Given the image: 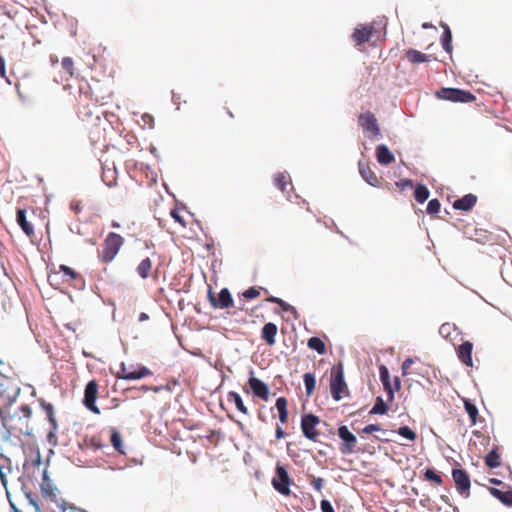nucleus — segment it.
Instances as JSON below:
<instances>
[{"instance_id":"1","label":"nucleus","mask_w":512,"mask_h":512,"mask_svg":"<svg viewBox=\"0 0 512 512\" xmlns=\"http://www.w3.org/2000/svg\"><path fill=\"white\" fill-rule=\"evenodd\" d=\"M124 244V238L115 233L110 232L104 239L101 249L98 250V258L103 263H110L118 254Z\"/></svg>"},{"instance_id":"2","label":"nucleus","mask_w":512,"mask_h":512,"mask_svg":"<svg viewBox=\"0 0 512 512\" xmlns=\"http://www.w3.org/2000/svg\"><path fill=\"white\" fill-rule=\"evenodd\" d=\"M330 389L332 397L339 401L343 396L348 395V388L344 381V372L342 364L332 368Z\"/></svg>"},{"instance_id":"3","label":"nucleus","mask_w":512,"mask_h":512,"mask_svg":"<svg viewBox=\"0 0 512 512\" xmlns=\"http://www.w3.org/2000/svg\"><path fill=\"white\" fill-rule=\"evenodd\" d=\"M436 97L451 102L470 103L476 100L470 91L458 88H441L436 91Z\"/></svg>"},{"instance_id":"4","label":"nucleus","mask_w":512,"mask_h":512,"mask_svg":"<svg viewBox=\"0 0 512 512\" xmlns=\"http://www.w3.org/2000/svg\"><path fill=\"white\" fill-rule=\"evenodd\" d=\"M292 480L290 479L286 468L280 464H277L275 469V476L272 479V485L274 489L284 496L291 494L290 485Z\"/></svg>"},{"instance_id":"5","label":"nucleus","mask_w":512,"mask_h":512,"mask_svg":"<svg viewBox=\"0 0 512 512\" xmlns=\"http://www.w3.org/2000/svg\"><path fill=\"white\" fill-rule=\"evenodd\" d=\"M59 273H62L63 282L73 284L75 287H82L84 285L83 277L80 273L76 272L69 266L60 265L58 272H53L49 275V280L56 281Z\"/></svg>"},{"instance_id":"6","label":"nucleus","mask_w":512,"mask_h":512,"mask_svg":"<svg viewBox=\"0 0 512 512\" xmlns=\"http://www.w3.org/2000/svg\"><path fill=\"white\" fill-rule=\"evenodd\" d=\"M152 374V371L143 365H137L135 368H132L122 363L116 377L124 380H138Z\"/></svg>"},{"instance_id":"7","label":"nucleus","mask_w":512,"mask_h":512,"mask_svg":"<svg viewBox=\"0 0 512 512\" xmlns=\"http://www.w3.org/2000/svg\"><path fill=\"white\" fill-rule=\"evenodd\" d=\"M338 436L343 441L340 446V452L343 455H349L356 452L357 438L350 432L347 426L342 425L338 428Z\"/></svg>"},{"instance_id":"8","label":"nucleus","mask_w":512,"mask_h":512,"mask_svg":"<svg viewBox=\"0 0 512 512\" xmlns=\"http://www.w3.org/2000/svg\"><path fill=\"white\" fill-rule=\"evenodd\" d=\"M359 126L365 131L369 133L370 138H379L381 136L380 128L377 123V119L375 115L367 111L358 116Z\"/></svg>"},{"instance_id":"9","label":"nucleus","mask_w":512,"mask_h":512,"mask_svg":"<svg viewBox=\"0 0 512 512\" xmlns=\"http://www.w3.org/2000/svg\"><path fill=\"white\" fill-rule=\"evenodd\" d=\"M320 419L313 414H305L301 419V429L306 438L312 441H317L320 435L316 426L319 424Z\"/></svg>"},{"instance_id":"10","label":"nucleus","mask_w":512,"mask_h":512,"mask_svg":"<svg viewBox=\"0 0 512 512\" xmlns=\"http://www.w3.org/2000/svg\"><path fill=\"white\" fill-rule=\"evenodd\" d=\"M98 396V383L91 380L87 383L84 391L83 404L94 414H100L99 408L96 406V399Z\"/></svg>"},{"instance_id":"11","label":"nucleus","mask_w":512,"mask_h":512,"mask_svg":"<svg viewBox=\"0 0 512 512\" xmlns=\"http://www.w3.org/2000/svg\"><path fill=\"white\" fill-rule=\"evenodd\" d=\"M380 380L384 386L385 391L388 393V400L394 399V391H398L401 388V382L399 377L394 378V385L392 386L390 380L389 370L385 365L379 367Z\"/></svg>"},{"instance_id":"12","label":"nucleus","mask_w":512,"mask_h":512,"mask_svg":"<svg viewBox=\"0 0 512 512\" xmlns=\"http://www.w3.org/2000/svg\"><path fill=\"white\" fill-rule=\"evenodd\" d=\"M452 477L456 485L457 491L464 497H468L470 494V477L468 473L463 469H453Z\"/></svg>"},{"instance_id":"13","label":"nucleus","mask_w":512,"mask_h":512,"mask_svg":"<svg viewBox=\"0 0 512 512\" xmlns=\"http://www.w3.org/2000/svg\"><path fill=\"white\" fill-rule=\"evenodd\" d=\"M208 298L211 306L214 308L226 309L233 306V299L227 288L221 289L217 297L209 290Z\"/></svg>"},{"instance_id":"14","label":"nucleus","mask_w":512,"mask_h":512,"mask_svg":"<svg viewBox=\"0 0 512 512\" xmlns=\"http://www.w3.org/2000/svg\"><path fill=\"white\" fill-rule=\"evenodd\" d=\"M374 32V26L372 24H359L354 29L352 34V39L355 42L356 46H361L362 44L367 43Z\"/></svg>"},{"instance_id":"15","label":"nucleus","mask_w":512,"mask_h":512,"mask_svg":"<svg viewBox=\"0 0 512 512\" xmlns=\"http://www.w3.org/2000/svg\"><path fill=\"white\" fill-rule=\"evenodd\" d=\"M250 373L251 375H253V370H251ZM248 385L255 397L260 398L261 400L264 401L269 400V388L262 380L254 376H251L248 379Z\"/></svg>"},{"instance_id":"16","label":"nucleus","mask_w":512,"mask_h":512,"mask_svg":"<svg viewBox=\"0 0 512 512\" xmlns=\"http://www.w3.org/2000/svg\"><path fill=\"white\" fill-rule=\"evenodd\" d=\"M490 494L498 499L503 505L512 507V489L506 485L503 488H489Z\"/></svg>"},{"instance_id":"17","label":"nucleus","mask_w":512,"mask_h":512,"mask_svg":"<svg viewBox=\"0 0 512 512\" xmlns=\"http://www.w3.org/2000/svg\"><path fill=\"white\" fill-rule=\"evenodd\" d=\"M472 351L473 343L470 341H464L457 348V356L459 360L468 367L473 366Z\"/></svg>"},{"instance_id":"18","label":"nucleus","mask_w":512,"mask_h":512,"mask_svg":"<svg viewBox=\"0 0 512 512\" xmlns=\"http://www.w3.org/2000/svg\"><path fill=\"white\" fill-rule=\"evenodd\" d=\"M358 168L360 175L368 184H370L371 186L378 185V177L373 172L368 162L360 160L358 163Z\"/></svg>"},{"instance_id":"19","label":"nucleus","mask_w":512,"mask_h":512,"mask_svg":"<svg viewBox=\"0 0 512 512\" xmlns=\"http://www.w3.org/2000/svg\"><path fill=\"white\" fill-rule=\"evenodd\" d=\"M57 488H55L51 481L49 480L46 472L43 473V483L41 484V493L42 496L46 499H50L51 501L58 504L57 499Z\"/></svg>"},{"instance_id":"20","label":"nucleus","mask_w":512,"mask_h":512,"mask_svg":"<svg viewBox=\"0 0 512 512\" xmlns=\"http://www.w3.org/2000/svg\"><path fill=\"white\" fill-rule=\"evenodd\" d=\"M477 202V196L474 194H466L462 198L457 199L453 203V208L461 211H470Z\"/></svg>"},{"instance_id":"21","label":"nucleus","mask_w":512,"mask_h":512,"mask_svg":"<svg viewBox=\"0 0 512 512\" xmlns=\"http://www.w3.org/2000/svg\"><path fill=\"white\" fill-rule=\"evenodd\" d=\"M278 328L277 325L269 322L266 323L261 330V338L266 342L267 345L273 346L276 343V334Z\"/></svg>"},{"instance_id":"22","label":"nucleus","mask_w":512,"mask_h":512,"mask_svg":"<svg viewBox=\"0 0 512 512\" xmlns=\"http://www.w3.org/2000/svg\"><path fill=\"white\" fill-rule=\"evenodd\" d=\"M16 221L18 225L21 227L23 232L28 236L32 237L34 236V227L33 225L27 220L26 217V210L25 209H18L16 214Z\"/></svg>"},{"instance_id":"23","label":"nucleus","mask_w":512,"mask_h":512,"mask_svg":"<svg viewBox=\"0 0 512 512\" xmlns=\"http://www.w3.org/2000/svg\"><path fill=\"white\" fill-rule=\"evenodd\" d=\"M377 161L382 165H389L395 161V157L388 147L384 144L377 146L376 148Z\"/></svg>"},{"instance_id":"24","label":"nucleus","mask_w":512,"mask_h":512,"mask_svg":"<svg viewBox=\"0 0 512 512\" xmlns=\"http://www.w3.org/2000/svg\"><path fill=\"white\" fill-rule=\"evenodd\" d=\"M407 60L412 64L429 62L431 56L424 54L416 49H408L405 53Z\"/></svg>"},{"instance_id":"25","label":"nucleus","mask_w":512,"mask_h":512,"mask_svg":"<svg viewBox=\"0 0 512 512\" xmlns=\"http://www.w3.org/2000/svg\"><path fill=\"white\" fill-rule=\"evenodd\" d=\"M287 406H288V402L285 397H279L276 400L275 407L278 411L279 421L281 422V424H285L288 421L289 413H288Z\"/></svg>"},{"instance_id":"26","label":"nucleus","mask_w":512,"mask_h":512,"mask_svg":"<svg viewBox=\"0 0 512 512\" xmlns=\"http://www.w3.org/2000/svg\"><path fill=\"white\" fill-rule=\"evenodd\" d=\"M152 266L151 259L146 257L137 265L136 272L142 279H147L151 275Z\"/></svg>"},{"instance_id":"27","label":"nucleus","mask_w":512,"mask_h":512,"mask_svg":"<svg viewBox=\"0 0 512 512\" xmlns=\"http://www.w3.org/2000/svg\"><path fill=\"white\" fill-rule=\"evenodd\" d=\"M227 400L229 402H234L236 408L241 412L243 413L244 415H248V408L247 406L244 404L241 396L237 393V392H234V391H230L228 394H227Z\"/></svg>"},{"instance_id":"28","label":"nucleus","mask_w":512,"mask_h":512,"mask_svg":"<svg viewBox=\"0 0 512 512\" xmlns=\"http://www.w3.org/2000/svg\"><path fill=\"white\" fill-rule=\"evenodd\" d=\"M274 184L282 192H285L287 187L291 186V178L288 174L279 172L274 177Z\"/></svg>"},{"instance_id":"29","label":"nucleus","mask_w":512,"mask_h":512,"mask_svg":"<svg viewBox=\"0 0 512 512\" xmlns=\"http://www.w3.org/2000/svg\"><path fill=\"white\" fill-rule=\"evenodd\" d=\"M307 346L315 350L318 354L323 355L326 353V344L319 337H311L308 339Z\"/></svg>"},{"instance_id":"30","label":"nucleus","mask_w":512,"mask_h":512,"mask_svg":"<svg viewBox=\"0 0 512 512\" xmlns=\"http://www.w3.org/2000/svg\"><path fill=\"white\" fill-rule=\"evenodd\" d=\"M110 442L116 451L125 454L121 434L115 428L111 429Z\"/></svg>"},{"instance_id":"31","label":"nucleus","mask_w":512,"mask_h":512,"mask_svg":"<svg viewBox=\"0 0 512 512\" xmlns=\"http://www.w3.org/2000/svg\"><path fill=\"white\" fill-rule=\"evenodd\" d=\"M429 190L423 184H417L415 187L414 197L415 200L419 203H424L429 197Z\"/></svg>"},{"instance_id":"32","label":"nucleus","mask_w":512,"mask_h":512,"mask_svg":"<svg viewBox=\"0 0 512 512\" xmlns=\"http://www.w3.org/2000/svg\"><path fill=\"white\" fill-rule=\"evenodd\" d=\"M444 32L442 35V46L444 50L448 53L452 51V33L447 25H443Z\"/></svg>"},{"instance_id":"33","label":"nucleus","mask_w":512,"mask_h":512,"mask_svg":"<svg viewBox=\"0 0 512 512\" xmlns=\"http://www.w3.org/2000/svg\"><path fill=\"white\" fill-rule=\"evenodd\" d=\"M306 393L308 396H311L315 390L316 379L312 373H305L303 376Z\"/></svg>"},{"instance_id":"34","label":"nucleus","mask_w":512,"mask_h":512,"mask_svg":"<svg viewBox=\"0 0 512 512\" xmlns=\"http://www.w3.org/2000/svg\"><path fill=\"white\" fill-rule=\"evenodd\" d=\"M266 301L279 305L282 308V310L285 312H291V313L297 312L295 307L291 306L290 304H288L281 298L270 296L266 299Z\"/></svg>"},{"instance_id":"35","label":"nucleus","mask_w":512,"mask_h":512,"mask_svg":"<svg viewBox=\"0 0 512 512\" xmlns=\"http://www.w3.org/2000/svg\"><path fill=\"white\" fill-rule=\"evenodd\" d=\"M464 407L467 412V414L470 417L471 423L476 424L477 416H478V409L470 400H464Z\"/></svg>"},{"instance_id":"36","label":"nucleus","mask_w":512,"mask_h":512,"mask_svg":"<svg viewBox=\"0 0 512 512\" xmlns=\"http://www.w3.org/2000/svg\"><path fill=\"white\" fill-rule=\"evenodd\" d=\"M388 411V406L384 402V400L381 397H378L376 399V402L372 409L370 410V414H385Z\"/></svg>"},{"instance_id":"37","label":"nucleus","mask_w":512,"mask_h":512,"mask_svg":"<svg viewBox=\"0 0 512 512\" xmlns=\"http://www.w3.org/2000/svg\"><path fill=\"white\" fill-rule=\"evenodd\" d=\"M499 459H500V457H499L498 453L495 450H492L485 457V463L490 468H496V467L500 466Z\"/></svg>"},{"instance_id":"38","label":"nucleus","mask_w":512,"mask_h":512,"mask_svg":"<svg viewBox=\"0 0 512 512\" xmlns=\"http://www.w3.org/2000/svg\"><path fill=\"white\" fill-rule=\"evenodd\" d=\"M61 66L67 77H72L74 75V62L72 58L64 57L62 59Z\"/></svg>"},{"instance_id":"39","label":"nucleus","mask_w":512,"mask_h":512,"mask_svg":"<svg viewBox=\"0 0 512 512\" xmlns=\"http://www.w3.org/2000/svg\"><path fill=\"white\" fill-rule=\"evenodd\" d=\"M397 432L399 435H401L402 437H404L410 441H414L417 438L416 433L412 429H410L408 426L399 427Z\"/></svg>"},{"instance_id":"40","label":"nucleus","mask_w":512,"mask_h":512,"mask_svg":"<svg viewBox=\"0 0 512 512\" xmlns=\"http://www.w3.org/2000/svg\"><path fill=\"white\" fill-rule=\"evenodd\" d=\"M424 477L426 480L432 481L437 485H440L443 482L442 477L439 474H437L436 471L433 469H427L424 473Z\"/></svg>"},{"instance_id":"41","label":"nucleus","mask_w":512,"mask_h":512,"mask_svg":"<svg viewBox=\"0 0 512 512\" xmlns=\"http://www.w3.org/2000/svg\"><path fill=\"white\" fill-rule=\"evenodd\" d=\"M441 204L438 199H432L428 202L427 213L430 215L437 214L440 211Z\"/></svg>"},{"instance_id":"42","label":"nucleus","mask_w":512,"mask_h":512,"mask_svg":"<svg viewBox=\"0 0 512 512\" xmlns=\"http://www.w3.org/2000/svg\"><path fill=\"white\" fill-rule=\"evenodd\" d=\"M261 287H250L242 293V296L246 299H254L260 295Z\"/></svg>"},{"instance_id":"43","label":"nucleus","mask_w":512,"mask_h":512,"mask_svg":"<svg viewBox=\"0 0 512 512\" xmlns=\"http://www.w3.org/2000/svg\"><path fill=\"white\" fill-rule=\"evenodd\" d=\"M310 483L316 491L321 492V490L324 486V479L320 478V477L313 476Z\"/></svg>"},{"instance_id":"44","label":"nucleus","mask_w":512,"mask_h":512,"mask_svg":"<svg viewBox=\"0 0 512 512\" xmlns=\"http://www.w3.org/2000/svg\"><path fill=\"white\" fill-rule=\"evenodd\" d=\"M170 214L182 227H186V222L178 209H172Z\"/></svg>"},{"instance_id":"45","label":"nucleus","mask_w":512,"mask_h":512,"mask_svg":"<svg viewBox=\"0 0 512 512\" xmlns=\"http://www.w3.org/2000/svg\"><path fill=\"white\" fill-rule=\"evenodd\" d=\"M46 411H47L48 420H49L52 428L55 430L57 428V423H56V419L54 417V412H53L52 405H48L46 407Z\"/></svg>"},{"instance_id":"46","label":"nucleus","mask_w":512,"mask_h":512,"mask_svg":"<svg viewBox=\"0 0 512 512\" xmlns=\"http://www.w3.org/2000/svg\"><path fill=\"white\" fill-rule=\"evenodd\" d=\"M46 411H47L48 420H49L52 428L55 430L57 428V423H56V419L54 417V412H53L52 405H48L46 407Z\"/></svg>"},{"instance_id":"47","label":"nucleus","mask_w":512,"mask_h":512,"mask_svg":"<svg viewBox=\"0 0 512 512\" xmlns=\"http://www.w3.org/2000/svg\"><path fill=\"white\" fill-rule=\"evenodd\" d=\"M395 185L401 190H405L406 188H411L413 186V181L410 179H402L395 183Z\"/></svg>"},{"instance_id":"48","label":"nucleus","mask_w":512,"mask_h":512,"mask_svg":"<svg viewBox=\"0 0 512 512\" xmlns=\"http://www.w3.org/2000/svg\"><path fill=\"white\" fill-rule=\"evenodd\" d=\"M0 76L5 79L8 84H11V81L6 75L5 60L3 56H0Z\"/></svg>"},{"instance_id":"49","label":"nucleus","mask_w":512,"mask_h":512,"mask_svg":"<svg viewBox=\"0 0 512 512\" xmlns=\"http://www.w3.org/2000/svg\"><path fill=\"white\" fill-rule=\"evenodd\" d=\"M3 460L5 462H10V460L3 456L2 454H0V461ZM0 479H1V482L4 486H6L7 484V480H6V475L5 473L3 472V466L0 464Z\"/></svg>"},{"instance_id":"50","label":"nucleus","mask_w":512,"mask_h":512,"mask_svg":"<svg viewBox=\"0 0 512 512\" xmlns=\"http://www.w3.org/2000/svg\"><path fill=\"white\" fill-rule=\"evenodd\" d=\"M380 430H381L380 426H378L376 424H369V425H366L362 429V432L365 433V434H371L373 432H378Z\"/></svg>"},{"instance_id":"51","label":"nucleus","mask_w":512,"mask_h":512,"mask_svg":"<svg viewBox=\"0 0 512 512\" xmlns=\"http://www.w3.org/2000/svg\"><path fill=\"white\" fill-rule=\"evenodd\" d=\"M142 121L144 123V125H147L149 128H153L154 127V118L153 116H151L150 114H143L142 115Z\"/></svg>"},{"instance_id":"52","label":"nucleus","mask_w":512,"mask_h":512,"mask_svg":"<svg viewBox=\"0 0 512 512\" xmlns=\"http://www.w3.org/2000/svg\"><path fill=\"white\" fill-rule=\"evenodd\" d=\"M92 115V110L88 109L87 107H84L83 110L79 111V116L83 121L89 120V118L92 117Z\"/></svg>"},{"instance_id":"53","label":"nucleus","mask_w":512,"mask_h":512,"mask_svg":"<svg viewBox=\"0 0 512 512\" xmlns=\"http://www.w3.org/2000/svg\"><path fill=\"white\" fill-rule=\"evenodd\" d=\"M320 507L322 512H335L331 503L328 500H322Z\"/></svg>"},{"instance_id":"54","label":"nucleus","mask_w":512,"mask_h":512,"mask_svg":"<svg viewBox=\"0 0 512 512\" xmlns=\"http://www.w3.org/2000/svg\"><path fill=\"white\" fill-rule=\"evenodd\" d=\"M412 364H413V360L411 358H407L404 360V362L402 363L403 375L408 374V369L411 367Z\"/></svg>"},{"instance_id":"55","label":"nucleus","mask_w":512,"mask_h":512,"mask_svg":"<svg viewBox=\"0 0 512 512\" xmlns=\"http://www.w3.org/2000/svg\"><path fill=\"white\" fill-rule=\"evenodd\" d=\"M70 208L73 210L76 214L80 213L82 211L81 202L79 201H72L70 203Z\"/></svg>"},{"instance_id":"56","label":"nucleus","mask_w":512,"mask_h":512,"mask_svg":"<svg viewBox=\"0 0 512 512\" xmlns=\"http://www.w3.org/2000/svg\"><path fill=\"white\" fill-rule=\"evenodd\" d=\"M275 436H276V439H278V440H280V439L285 437V432L282 429V427L279 426V425L276 427Z\"/></svg>"},{"instance_id":"57","label":"nucleus","mask_w":512,"mask_h":512,"mask_svg":"<svg viewBox=\"0 0 512 512\" xmlns=\"http://www.w3.org/2000/svg\"><path fill=\"white\" fill-rule=\"evenodd\" d=\"M141 389L144 390V391H153V392L157 393V392H159L161 390V387H159V386L148 387V386L143 385L141 387Z\"/></svg>"},{"instance_id":"58","label":"nucleus","mask_w":512,"mask_h":512,"mask_svg":"<svg viewBox=\"0 0 512 512\" xmlns=\"http://www.w3.org/2000/svg\"><path fill=\"white\" fill-rule=\"evenodd\" d=\"M26 495H27V497H28V499H29L30 504L34 506V508H35V510H36L37 512H39V511H40V508H39V505H38L37 501H35V500L31 497V494H26Z\"/></svg>"},{"instance_id":"59","label":"nucleus","mask_w":512,"mask_h":512,"mask_svg":"<svg viewBox=\"0 0 512 512\" xmlns=\"http://www.w3.org/2000/svg\"><path fill=\"white\" fill-rule=\"evenodd\" d=\"M450 329V326L448 324H443L441 327H440V334H444V333H447V331Z\"/></svg>"},{"instance_id":"60","label":"nucleus","mask_w":512,"mask_h":512,"mask_svg":"<svg viewBox=\"0 0 512 512\" xmlns=\"http://www.w3.org/2000/svg\"><path fill=\"white\" fill-rule=\"evenodd\" d=\"M148 319V315L144 312L140 313L139 315V321L142 322V321H145Z\"/></svg>"},{"instance_id":"61","label":"nucleus","mask_w":512,"mask_h":512,"mask_svg":"<svg viewBox=\"0 0 512 512\" xmlns=\"http://www.w3.org/2000/svg\"><path fill=\"white\" fill-rule=\"evenodd\" d=\"M489 482L492 483V484H497V485H501L502 484V481H500V480H498L496 478H491L489 480Z\"/></svg>"},{"instance_id":"62","label":"nucleus","mask_w":512,"mask_h":512,"mask_svg":"<svg viewBox=\"0 0 512 512\" xmlns=\"http://www.w3.org/2000/svg\"><path fill=\"white\" fill-rule=\"evenodd\" d=\"M84 95L87 99H90V100L94 99L92 92H85Z\"/></svg>"},{"instance_id":"63","label":"nucleus","mask_w":512,"mask_h":512,"mask_svg":"<svg viewBox=\"0 0 512 512\" xmlns=\"http://www.w3.org/2000/svg\"><path fill=\"white\" fill-rule=\"evenodd\" d=\"M85 87H88V83L87 82H83L82 84H80L79 89H80L81 93H83V90H84Z\"/></svg>"},{"instance_id":"64","label":"nucleus","mask_w":512,"mask_h":512,"mask_svg":"<svg viewBox=\"0 0 512 512\" xmlns=\"http://www.w3.org/2000/svg\"><path fill=\"white\" fill-rule=\"evenodd\" d=\"M50 60H51V63L54 65L56 63H58V57L57 56H51L50 57Z\"/></svg>"}]
</instances>
